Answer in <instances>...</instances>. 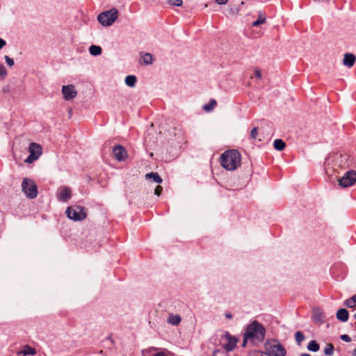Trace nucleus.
Returning <instances> with one entry per match:
<instances>
[{"label":"nucleus","mask_w":356,"mask_h":356,"mask_svg":"<svg viewBox=\"0 0 356 356\" xmlns=\"http://www.w3.org/2000/svg\"><path fill=\"white\" fill-rule=\"evenodd\" d=\"M244 333L249 337L251 343L257 345L264 341L266 336V329L257 321H254L246 327Z\"/></svg>","instance_id":"f257e3e1"},{"label":"nucleus","mask_w":356,"mask_h":356,"mask_svg":"<svg viewBox=\"0 0 356 356\" xmlns=\"http://www.w3.org/2000/svg\"><path fill=\"white\" fill-rule=\"evenodd\" d=\"M241 163V155L236 149L225 151L220 155V165L227 170H234Z\"/></svg>","instance_id":"f03ea898"},{"label":"nucleus","mask_w":356,"mask_h":356,"mask_svg":"<svg viewBox=\"0 0 356 356\" xmlns=\"http://www.w3.org/2000/svg\"><path fill=\"white\" fill-rule=\"evenodd\" d=\"M67 216L74 221H81L87 217L86 209L79 205L68 207L65 211Z\"/></svg>","instance_id":"7ed1b4c3"},{"label":"nucleus","mask_w":356,"mask_h":356,"mask_svg":"<svg viewBox=\"0 0 356 356\" xmlns=\"http://www.w3.org/2000/svg\"><path fill=\"white\" fill-rule=\"evenodd\" d=\"M118 11L115 8L103 12L98 15V21L104 26H111L118 18Z\"/></svg>","instance_id":"20e7f679"},{"label":"nucleus","mask_w":356,"mask_h":356,"mask_svg":"<svg viewBox=\"0 0 356 356\" xmlns=\"http://www.w3.org/2000/svg\"><path fill=\"white\" fill-rule=\"evenodd\" d=\"M265 348L272 356H285L286 354L284 346L277 341H267Z\"/></svg>","instance_id":"39448f33"},{"label":"nucleus","mask_w":356,"mask_h":356,"mask_svg":"<svg viewBox=\"0 0 356 356\" xmlns=\"http://www.w3.org/2000/svg\"><path fill=\"white\" fill-rule=\"evenodd\" d=\"M22 188L26 195L31 199L35 198L38 195L37 186L32 180L24 178L22 183Z\"/></svg>","instance_id":"423d86ee"},{"label":"nucleus","mask_w":356,"mask_h":356,"mask_svg":"<svg viewBox=\"0 0 356 356\" xmlns=\"http://www.w3.org/2000/svg\"><path fill=\"white\" fill-rule=\"evenodd\" d=\"M339 184L342 188H347L353 185L356 181V171L349 170L338 179Z\"/></svg>","instance_id":"0eeeda50"},{"label":"nucleus","mask_w":356,"mask_h":356,"mask_svg":"<svg viewBox=\"0 0 356 356\" xmlns=\"http://www.w3.org/2000/svg\"><path fill=\"white\" fill-rule=\"evenodd\" d=\"M29 152L30 154L25 161L31 163L36 161L42 154V147L38 143H31L29 147Z\"/></svg>","instance_id":"6e6552de"},{"label":"nucleus","mask_w":356,"mask_h":356,"mask_svg":"<svg viewBox=\"0 0 356 356\" xmlns=\"http://www.w3.org/2000/svg\"><path fill=\"white\" fill-rule=\"evenodd\" d=\"M62 92L64 99L67 101L74 99L77 95V92L73 85L63 86L62 87Z\"/></svg>","instance_id":"1a4fd4ad"},{"label":"nucleus","mask_w":356,"mask_h":356,"mask_svg":"<svg viewBox=\"0 0 356 356\" xmlns=\"http://www.w3.org/2000/svg\"><path fill=\"white\" fill-rule=\"evenodd\" d=\"M113 152L114 157L118 161H124L127 156L126 149L120 145H118L113 147Z\"/></svg>","instance_id":"9d476101"},{"label":"nucleus","mask_w":356,"mask_h":356,"mask_svg":"<svg viewBox=\"0 0 356 356\" xmlns=\"http://www.w3.org/2000/svg\"><path fill=\"white\" fill-rule=\"evenodd\" d=\"M72 191L69 187L63 186L59 188L58 199L61 202H67L71 197Z\"/></svg>","instance_id":"9b49d317"},{"label":"nucleus","mask_w":356,"mask_h":356,"mask_svg":"<svg viewBox=\"0 0 356 356\" xmlns=\"http://www.w3.org/2000/svg\"><path fill=\"white\" fill-rule=\"evenodd\" d=\"M226 339L227 340V343L224 344V348L227 352H230L235 348L237 339L235 337L230 336L228 333L226 334Z\"/></svg>","instance_id":"f8f14e48"},{"label":"nucleus","mask_w":356,"mask_h":356,"mask_svg":"<svg viewBox=\"0 0 356 356\" xmlns=\"http://www.w3.org/2000/svg\"><path fill=\"white\" fill-rule=\"evenodd\" d=\"M356 61V56L350 53H346L344 54L343 63L345 66L351 67L354 65Z\"/></svg>","instance_id":"ddd939ff"},{"label":"nucleus","mask_w":356,"mask_h":356,"mask_svg":"<svg viewBox=\"0 0 356 356\" xmlns=\"http://www.w3.org/2000/svg\"><path fill=\"white\" fill-rule=\"evenodd\" d=\"M337 318L341 322H346L349 318V313L346 309H339L336 314Z\"/></svg>","instance_id":"4468645a"},{"label":"nucleus","mask_w":356,"mask_h":356,"mask_svg":"<svg viewBox=\"0 0 356 356\" xmlns=\"http://www.w3.org/2000/svg\"><path fill=\"white\" fill-rule=\"evenodd\" d=\"M22 354L24 356L26 355H34L36 354V350L29 345H26L24 347V349L17 353V355Z\"/></svg>","instance_id":"2eb2a0df"},{"label":"nucleus","mask_w":356,"mask_h":356,"mask_svg":"<svg viewBox=\"0 0 356 356\" xmlns=\"http://www.w3.org/2000/svg\"><path fill=\"white\" fill-rule=\"evenodd\" d=\"M181 321V318L180 316L173 314H170L167 319V322L172 325H178L180 323Z\"/></svg>","instance_id":"dca6fc26"},{"label":"nucleus","mask_w":356,"mask_h":356,"mask_svg":"<svg viewBox=\"0 0 356 356\" xmlns=\"http://www.w3.org/2000/svg\"><path fill=\"white\" fill-rule=\"evenodd\" d=\"M145 178L152 179L154 182L161 184L163 181L162 178L159 176L157 172H149L145 175Z\"/></svg>","instance_id":"f3484780"},{"label":"nucleus","mask_w":356,"mask_h":356,"mask_svg":"<svg viewBox=\"0 0 356 356\" xmlns=\"http://www.w3.org/2000/svg\"><path fill=\"white\" fill-rule=\"evenodd\" d=\"M266 22V16L264 13L259 12L258 19L252 23L253 26H259Z\"/></svg>","instance_id":"a211bd4d"},{"label":"nucleus","mask_w":356,"mask_h":356,"mask_svg":"<svg viewBox=\"0 0 356 356\" xmlns=\"http://www.w3.org/2000/svg\"><path fill=\"white\" fill-rule=\"evenodd\" d=\"M274 148L278 151H282L286 147V143L282 139H276L273 143Z\"/></svg>","instance_id":"6ab92c4d"},{"label":"nucleus","mask_w":356,"mask_h":356,"mask_svg":"<svg viewBox=\"0 0 356 356\" xmlns=\"http://www.w3.org/2000/svg\"><path fill=\"white\" fill-rule=\"evenodd\" d=\"M343 305L348 308L356 307V294L344 301Z\"/></svg>","instance_id":"aec40b11"},{"label":"nucleus","mask_w":356,"mask_h":356,"mask_svg":"<svg viewBox=\"0 0 356 356\" xmlns=\"http://www.w3.org/2000/svg\"><path fill=\"white\" fill-rule=\"evenodd\" d=\"M102 47L97 45H91L89 48V52L92 56H99L102 54Z\"/></svg>","instance_id":"412c9836"},{"label":"nucleus","mask_w":356,"mask_h":356,"mask_svg":"<svg viewBox=\"0 0 356 356\" xmlns=\"http://www.w3.org/2000/svg\"><path fill=\"white\" fill-rule=\"evenodd\" d=\"M136 81V76L134 75H128L125 78V83L129 87H134Z\"/></svg>","instance_id":"4be33fe9"},{"label":"nucleus","mask_w":356,"mask_h":356,"mask_svg":"<svg viewBox=\"0 0 356 356\" xmlns=\"http://www.w3.org/2000/svg\"><path fill=\"white\" fill-rule=\"evenodd\" d=\"M307 348L310 351L316 352L319 350L320 347L316 341L312 340L309 343Z\"/></svg>","instance_id":"5701e85b"},{"label":"nucleus","mask_w":356,"mask_h":356,"mask_svg":"<svg viewBox=\"0 0 356 356\" xmlns=\"http://www.w3.org/2000/svg\"><path fill=\"white\" fill-rule=\"evenodd\" d=\"M216 105H217L216 101L215 99H211L209 104H205L203 106V108L204 111L209 112V111H212Z\"/></svg>","instance_id":"b1692460"},{"label":"nucleus","mask_w":356,"mask_h":356,"mask_svg":"<svg viewBox=\"0 0 356 356\" xmlns=\"http://www.w3.org/2000/svg\"><path fill=\"white\" fill-rule=\"evenodd\" d=\"M143 63L145 65H149L152 63L153 57L151 54L145 53L142 56Z\"/></svg>","instance_id":"393cba45"},{"label":"nucleus","mask_w":356,"mask_h":356,"mask_svg":"<svg viewBox=\"0 0 356 356\" xmlns=\"http://www.w3.org/2000/svg\"><path fill=\"white\" fill-rule=\"evenodd\" d=\"M324 353L325 355H332L334 353V346L330 343H327L325 348H324Z\"/></svg>","instance_id":"a878e982"},{"label":"nucleus","mask_w":356,"mask_h":356,"mask_svg":"<svg viewBox=\"0 0 356 356\" xmlns=\"http://www.w3.org/2000/svg\"><path fill=\"white\" fill-rule=\"evenodd\" d=\"M305 337L302 332L298 331L295 333V339L298 345H300V343L305 340Z\"/></svg>","instance_id":"bb28decb"},{"label":"nucleus","mask_w":356,"mask_h":356,"mask_svg":"<svg viewBox=\"0 0 356 356\" xmlns=\"http://www.w3.org/2000/svg\"><path fill=\"white\" fill-rule=\"evenodd\" d=\"M314 319L316 322L322 323L323 321V313L320 310H316L314 314Z\"/></svg>","instance_id":"cd10ccee"},{"label":"nucleus","mask_w":356,"mask_h":356,"mask_svg":"<svg viewBox=\"0 0 356 356\" xmlns=\"http://www.w3.org/2000/svg\"><path fill=\"white\" fill-rule=\"evenodd\" d=\"M168 2L172 6H180L182 4V0H168Z\"/></svg>","instance_id":"c85d7f7f"},{"label":"nucleus","mask_w":356,"mask_h":356,"mask_svg":"<svg viewBox=\"0 0 356 356\" xmlns=\"http://www.w3.org/2000/svg\"><path fill=\"white\" fill-rule=\"evenodd\" d=\"M258 134V129L257 127H254L250 132V137L252 139H256Z\"/></svg>","instance_id":"c756f323"},{"label":"nucleus","mask_w":356,"mask_h":356,"mask_svg":"<svg viewBox=\"0 0 356 356\" xmlns=\"http://www.w3.org/2000/svg\"><path fill=\"white\" fill-rule=\"evenodd\" d=\"M5 60L8 66L12 67L14 65L15 63H14L13 59L10 58L8 56H5Z\"/></svg>","instance_id":"7c9ffc66"},{"label":"nucleus","mask_w":356,"mask_h":356,"mask_svg":"<svg viewBox=\"0 0 356 356\" xmlns=\"http://www.w3.org/2000/svg\"><path fill=\"white\" fill-rule=\"evenodd\" d=\"M248 342L250 343V339L249 337H247V335L244 333L243 334V339L242 342V346L245 347L247 346Z\"/></svg>","instance_id":"2f4dec72"},{"label":"nucleus","mask_w":356,"mask_h":356,"mask_svg":"<svg viewBox=\"0 0 356 356\" xmlns=\"http://www.w3.org/2000/svg\"><path fill=\"white\" fill-rule=\"evenodd\" d=\"M254 72V76L257 79H261L262 78L261 72L259 69L255 68Z\"/></svg>","instance_id":"473e14b6"},{"label":"nucleus","mask_w":356,"mask_h":356,"mask_svg":"<svg viewBox=\"0 0 356 356\" xmlns=\"http://www.w3.org/2000/svg\"><path fill=\"white\" fill-rule=\"evenodd\" d=\"M163 191V187L160 185L157 186L154 189V194L159 196Z\"/></svg>","instance_id":"72a5a7b5"},{"label":"nucleus","mask_w":356,"mask_h":356,"mask_svg":"<svg viewBox=\"0 0 356 356\" xmlns=\"http://www.w3.org/2000/svg\"><path fill=\"white\" fill-rule=\"evenodd\" d=\"M340 339L346 342H350L351 338L348 334H342L340 337Z\"/></svg>","instance_id":"f704fd0d"},{"label":"nucleus","mask_w":356,"mask_h":356,"mask_svg":"<svg viewBox=\"0 0 356 356\" xmlns=\"http://www.w3.org/2000/svg\"><path fill=\"white\" fill-rule=\"evenodd\" d=\"M7 73L5 67L3 65L0 64V75H6Z\"/></svg>","instance_id":"c9c22d12"},{"label":"nucleus","mask_w":356,"mask_h":356,"mask_svg":"<svg viewBox=\"0 0 356 356\" xmlns=\"http://www.w3.org/2000/svg\"><path fill=\"white\" fill-rule=\"evenodd\" d=\"M156 351L157 350V348H155V347H151L147 350H143V354H144L145 353H150L152 351Z\"/></svg>","instance_id":"e433bc0d"},{"label":"nucleus","mask_w":356,"mask_h":356,"mask_svg":"<svg viewBox=\"0 0 356 356\" xmlns=\"http://www.w3.org/2000/svg\"><path fill=\"white\" fill-rule=\"evenodd\" d=\"M153 356H168L167 352L165 351H160L156 353H155Z\"/></svg>","instance_id":"4c0bfd02"},{"label":"nucleus","mask_w":356,"mask_h":356,"mask_svg":"<svg viewBox=\"0 0 356 356\" xmlns=\"http://www.w3.org/2000/svg\"><path fill=\"white\" fill-rule=\"evenodd\" d=\"M227 1L228 0H216V2L219 5H225Z\"/></svg>","instance_id":"58836bf2"},{"label":"nucleus","mask_w":356,"mask_h":356,"mask_svg":"<svg viewBox=\"0 0 356 356\" xmlns=\"http://www.w3.org/2000/svg\"><path fill=\"white\" fill-rule=\"evenodd\" d=\"M6 41L0 38V49H2L6 45Z\"/></svg>","instance_id":"ea45409f"},{"label":"nucleus","mask_w":356,"mask_h":356,"mask_svg":"<svg viewBox=\"0 0 356 356\" xmlns=\"http://www.w3.org/2000/svg\"><path fill=\"white\" fill-rule=\"evenodd\" d=\"M225 317L227 318H232V315L231 313L228 312V313L225 314Z\"/></svg>","instance_id":"a19ab883"},{"label":"nucleus","mask_w":356,"mask_h":356,"mask_svg":"<svg viewBox=\"0 0 356 356\" xmlns=\"http://www.w3.org/2000/svg\"><path fill=\"white\" fill-rule=\"evenodd\" d=\"M300 356H311L309 354L307 353H303Z\"/></svg>","instance_id":"79ce46f5"},{"label":"nucleus","mask_w":356,"mask_h":356,"mask_svg":"<svg viewBox=\"0 0 356 356\" xmlns=\"http://www.w3.org/2000/svg\"><path fill=\"white\" fill-rule=\"evenodd\" d=\"M354 356H356V348L354 350Z\"/></svg>","instance_id":"37998d69"},{"label":"nucleus","mask_w":356,"mask_h":356,"mask_svg":"<svg viewBox=\"0 0 356 356\" xmlns=\"http://www.w3.org/2000/svg\"><path fill=\"white\" fill-rule=\"evenodd\" d=\"M354 317L356 318V314L354 315Z\"/></svg>","instance_id":"c03bdc74"}]
</instances>
